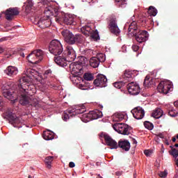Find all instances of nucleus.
I'll return each mask as SVG.
<instances>
[{
  "mask_svg": "<svg viewBox=\"0 0 178 178\" xmlns=\"http://www.w3.org/2000/svg\"><path fill=\"white\" fill-rule=\"evenodd\" d=\"M19 104H21V105H27L29 104V98H27V96H26V95H21L19 99Z\"/></svg>",
  "mask_w": 178,
  "mask_h": 178,
  "instance_id": "35",
  "label": "nucleus"
},
{
  "mask_svg": "<svg viewBox=\"0 0 178 178\" xmlns=\"http://www.w3.org/2000/svg\"><path fill=\"white\" fill-rule=\"evenodd\" d=\"M128 31L129 34H131V35H134V33L140 31V30H138V27L137 26V22L136 21H133L129 25Z\"/></svg>",
  "mask_w": 178,
  "mask_h": 178,
  "instance_id": "24",
  "label": "nucleus"
},
{
  "mask_svg": "<svg viewBox=\"0 0 178 178\" xmlns=\"http://www.w3.org/2000/svg\"><path fill=\"white\" fill-rule=\"evenodd\" d=\"M83 30H85V34H91L92 32V30H91V28L89 26L83 27Z\"/></svg>",
  "mask_w": 178,
  "mask_h": 178,
  "instance_id": "45",
  "label": "nucleus"
},
{
  "mask_svg": "<svg viewBox=\"0 0 178 178\" xmlns=\"http://www.w3.org/2000/svg\"><path fill=\"white\" fill-rule=\"evenodd\" d=\"M170 154H171V155H172V156H174V158H177V156H178V150L176 149H172Z\"/></svg>",
  "mask_w": 178,
  "mask_h": 178,
  "instance_id": "46",
  "label": "nucleus"
},
{
  "mask_svg": "<svg viewBox=\"0 0 178 178\" xmlns=\"http://www.w3.org/2000/svg\"><path fill=\"white\" fill-rule=\"evenodd\" d=\"M39 3L44 5V13L47 17L41 18L38 21V24L39 27H41L42 29L49 27L51 26V19H49V16L58 15V7L55 6V2L51 1V0H42V1Z\"/></svg>",
  "mask_w": 178,
  "mask_h": 178,
  "instance_id": "2",
  "label": "nucleus"
},
{
  "mask_svg": "<svg viewBox=\"0 0 178 178\" xmlns=\"http://www.w3.org/2000/svg\"><path fill=\"white\" fill-rule=\"evenodd\" d=\"M91 120H97V119H99L102 118V112L98 110H95L93 111H90Z\"/></svg>",
  "mask_w": 178,
  "mask_h": 178,
  "instance_id": "28",
  "label": "nucleus"
},
{
  "mask_svg": "<svg viewBox=\"0 0 178 178\" xmlns=\"http://www.w3.org/2000/svg\"><path fill=\"white\" fill-rule=\"evenodd\" d=\"M81 120L83 122V123H88V122H91V115L89 112L88 113L83 114L81 117Z\"/></svg>",
  "mask_w": 178,
  "mask_h": 178,
  "instance_id": "33",
  "label": "nucleus"
},
{
  "mask_svg": "<svg viewBox=\"0 0 178 178\" xmlns=\"http://www.w3.org/2000/svg\"><path fill=\"white\" fill-rule=\"evenodd\" d=\"M3 41H6V38H2L0 39V42H2Z\"/></svg>",
  "mask_w": 178,
  "mask_h": 178,
  "instance_id": "55",
  "label": "nucleus"
},
{
  "mask_svg": "<svg viewBox=\"0 0 178 178\" xmlns=\"http://www.w3.org/2000/svg\"><path fill=\"white\" fill-rule=\"evenodd\" d=\"M24 74L26 76L19 79L21 91H30L33 81H36L37 84H40L39 87L45 84V80L42 79L41 74L34 69H26V71H24Z\"/></svg>",
  "mask_w": 178,
  "mask_h": 178,
  "instance_id": "1",
  "label": "nucleus"
},
{
  "mask_svg": "<svg viewBox=\"0 0 178 178\" xmlns=\"http://www.w3.org/2000/svg\"><path fill=\"white\" fill-rule=\"evenodd\" d=\"M157 90L161 94H168L170 91H173V83L170 81H162L159 84Z\"/></svg>",
  "mask_w": 178,
  "mask_h": 178,
  "instance_id": "7",
  "label": "nucleus"
},
{
  "mask_svg": "<svg viewBox=\"0 0 178 178\" xmlns=\"http://www.w3.org/2000/svg\"><path fill=\"white\" fill-rule=\"evenodd\" d=\"M127 90L131 95H138L141 91L140 85L137 82H130L127 84Z\"/></svg>",
  "mask_w": 178,
  "mask_h": 178,
  "instance_id": "12",
  "label": "nucleus"
},
{
  "mask_svg": "<svg viewBox=\"0 0 178 178\" xmlns=\"http://www.w3.org/2000/svg\"><path fill=\"white\" fill-rule=\"evenodd\" d=\"M131 112L134 118L137 120H140V119H143V118L145 116V111H144V109L140 106L136 107L131 110Z\"/></svg>",
  "mask_w": 178,
  "mask_h": 178,
  "instance_id": "14",
  "label": "nucleus"
},
{
  "mask_svg": "<svg viewBox=\"0 0 178 178\" xmlns=\"http://www.w3.org/2000/svg\"><path fill=\"white\" fill-rule=\"evenodd\" d=\"M6 117L11 124H19L20 123V118L16 117V115L12 112H6Z\"/></svg>",
  "mask_w": 178,
  "mask_h": 178,
  "instance_id": "20",
  "label": "nucleus"
},
{
  "mask_svg": "<svg viewBox=\"0 0 178 178\" xmlns=\"http://www.w3.org/2000/svg\"><path fill=\"white\" fill-rule=\"evenodd\" d=\"M159 176L160 177H163V178L167 177V176H168V171L160 172L159 173Z\"/></svg>",
  "mask_w": 178,
  "mask_h": 178,
  "instance_id": "47",
  "label": "nucleus"
},
{
  "mask_svg": "<svg viewBox=\"0 0 178 178\" xmlns=\"http://www.w3.org/2000/svg\"><path fill=\"white\" fill-rule=\"evenodd\" d=\"M154 83L155 81H154V79H152V77L147 75L145 78L143 84L145 87H149L151 86H154Z\"/></svg>",
  "mask_w": 178,
  "mask_h": 178,
  "instance_id": "30",
  "label": "nucleus"
},
{
  "mask_svg": "<svg viewBox=\"0 0 178 178\" xmlns=\"http://www.w3.org/2000/svg\"><path fill=\"white\" fill-rule=\"evenodd\" d=\"M113 129L123 136H129L130 134V127L124 123H116L113 125Z\"/></svg>",
  "mask_w": 178,
  "mask_h": 178,
  "instance_id": "8",
  "label": "nucleus"
},
{
  "mask_svg": "<svg viewBox=\"0 0 178 178\" xmlns=\"http://www.w3.org/2000/svg\"><path fill=\"white\" fill-rule=\"evenodd\" d=\"M29 56H31L32 58H34V56L36 57V60H34V59H32L30 60V63H32L33 65H37L39 62H41L44 58V51L41 49H37L33 51H32Z\"/></svg>",
  "mask_w": 178,
  "mask_h": 178,
  "instance_id": "11",
  "label": "nucleus"
},
{
  "mask_svg": "<svg viewBox=\"0 0 178 178\" xmlns=\"http://www.w3.org/2000/svg\"><path fill=\"white\" fill-rule=\"evenodd\" d=\"M2 106V97L0 96V106Z\"/></svg>",
  "mask_w": 178,
  "mask_h": 178,
  "instance_id": "58",
  "label": "nucleus"
},
{
  "mask_svg": "<svg viewBox=\"0 0 178 178\" xmlns=\"http://www.w3.org/2000/svg\"><path fill=\"white\" fill-rule=\"evenodd\" d=\"M28 177H29V178H33V177H31V175H29Z\"/></svg>",
  "mask_w": 178,
  "mask_h": 178,
  "instance_id": "62",
  "label": "nucleus"
},
{
  "mask_svg": "<svg viewBox=\"0 0 178 178\" xmlns=\"http://www.w3.org/2000/svg\"><path fill=\"white\" fill-rule=\"evenodd\" d=\"M144 154L146 155V156H150L151 154H152V152L151 150H145Z\"/></svg>",
  "mask_w": 178,
  "mask_h": 178,
  "instance_id": "48",
  "label": "nucleus"
},
{
  "mask_svg": "<svg viewBox=\"0 0 178 178\" xmlns=\"http://www.w3.org/2000/svg\"><path fill=\"white\" fill-rule=\"evenodd\" d=\"M83 79L86 80V81H92V80H94V75H92V74L86 73L83 75Z\"/></svg>",
  "mask_w": 178,
  "mask_h": 178,
  "instance_id": "37",
  "label": "nucleus"
},
{
  "mask_svg": "<svg viewBox=\"0 0 178 178\" xmlns=\"http://www.w3.org/2000/svg\"><path fill=\"white\" fill-rule=\"evenodd\" d=\"M61 34L63 37H64L65 42L70 45H73V44H76V42H79V44L83 42V36H81V35L76 34L74 35L67 29L63 30Z\"/></svg>",
  "mask_w": 178,
  "mask_h": 178,
  "instance_id": "3",
  "label": "nucleus"
},
{
  "mask_svg": "<svg viewBox=\"0 0 178 178\" xmlns=\"http://www.w3.org/2000/svg\"><path fill=\"white\" fill-rule=\"evenodd\" d=\"M86 106H74L72 108L68 109V111H65L62 115L63 120L64 122H67L70 117L76 116V115H81V113H84L86 112Z\"/></svg>",
  "mask_w": 178,
  "mask_h": 178,
  "instance_id": "4",
  "label": "nucleus"
},
{
  "mask_svg": "<svg viewBox=\"0 0 178 178\" xmlns=\"http://www.w3.org/2000/svg\"><path fill=\"white\" fill-rule=\"evenodd\" d=\"M174 106H175L176 108H178V101L174 102Z\"/></svg>",
  "mask_w": 178,
  "mask_h": 178,
  "instance_id": "54",
  "label": "nucleus"
},
{
  "mask_svg": "<svg viewBox=\"0 0 178 178\" xmlns=\"http://www.w3.org/2000/svg\"><path fill=\"white\" fill-rule=\"evenodd\" d=\"M115 173H116L117 176H122V172H120V171L116 172Z\"/></svg>",
  "mask_w": 178,
  "mask_h": 178,
  "instance_id": "53",
  "label": "nucleus"
},
{
  "mask_svg": "<svg viewBox=\"0 0 178 178\" xmlns=\"http://www.w3.org/2000/svg\"><path fill=\"white\" fill-rule=\"evenodd\" d=\"M163 115V111L161 108L156 109L152 113V118H154V119H159L160 118H162Z\"/></svg>",
  "mask_w": 178,
  "mask_h": 178,
  "instance_id": "31",
  "label": "nucleus"
},
{
  "mask_svg": "<svg viewBox=\"0 0 178 178\" xmlns=\"http://www.w3.org/2000/svg\"><path fill=\"white\" fill-rule=\"evenodd\" d=\"M70 79L74 84L79 86L80 83H84L83 78L80 77L79 74H74L70 76Z\"/></svg>",
  "mask_w": 178,
  "mask_h": 178,
  "instance_id": "27",
  "label": "nucleus"
},
{
  "mask_svg": "<svg viewBox=\"0 0 178 178\" xmlns=\"http://www.w3.org/2000/svg\"><path fill=\"white\" fill-rule=\"evenodd\" d=\"M44 74L51 75L52 74V71L51 70H47L45 71Z\"/></svg>",
  "mask_w": 178,
  "mask_h": 178,
  "instance_id": "51",
  "label": "nucleus"
},
{
  "mask_svg": "<svg viewBox=\"0 0 178 178\" xmlns=\"http://www.w3.org/2000/svg\"><path fill=\"white\" fill-rule=\"evenodd\" d=\"M144 126L145 129H147L148 130H152V129H154V124L148 121L144 122Z\"/></svg>",
  "mask_w": 178,
  "mask_h": 178,
  "instance_id": "42",
  "label": "nucleus"
},
{
  "mask_svg": "<svg viewBox=\"0 0 178 178\" xmlns=\"http://www.w3.org/2000/svg\"><path fill=\"white\" fill-rule=\"evenodd\" d=\"M33 8V1L31 0H27V5L26 7V12H29L30 9Z\"/></svg>",
  "mask_w": 178,
  "mask_h": 178,
  "instance_id": "43",
  "label": "nucleus"
},
{
  "mask_svg": "<svg viewBox=\"0 0 178 178\" xmlns=\"http://www.w3.org/2000/svg\"><path fill=\"white\" fill-rule=\"evenodd\" d=\"M148 13L150 15V16L155 17L156 15H158V10H156V8H155L154 6H149Z\"/></svg>",
  "mask_w": 178,
  "mask_h": 178,
  "instance_id": "36",
  "label": "nucleus"
},
{
  "mask_svg": "<svg viewBox=\"0 0 178 178\" xmlns=\"http://www.w3.org/2000/svg\"><path fill=\"white\" fill-rule=\"evenodd\" d=\"M54 62L58 66H61V67H65V66H67V58L66 56L62 54V56H56L54 57Z\"/></svg>",
  "mask_w": 178,
  "mask_h": 178,
  "instance_id": "18",
  "label": "nucleus"
},
{
  "mask_svg": "<svg viewBox=\"0 0 178 178\" xmlns=\"http://www.w3.org/2000/svg\"><path fill=\"white\" fill-rule=\"evenodd\" d=\"M116 17H113L110 19L109 27L111 33L115 35H119L120 34V29L118 26V23H116Z\"/></svg>",
  "mask_w": 178,
  "mask_h": 178,
  "instance_id": "15",
  "label": "nucleus"
},
{
  "mask_svg": "<svg viewBox=\"0 0 178 178\" xmlns=\"http://www.w3.org/2000/svg\"><path fill=\"white\" fill-rule=\"evenodd\" d=\"M56 22H59V18H56Z\"/></svg>",
  "mask_w": 178,
  "mask_h": 178,
  "instance_id": "63",
  "label": "nucleus"
},
{
  "mask_svg": "<svg viewBox=\"0 0 178 178\" xmlns=\"http://www.w3.org/2000/svg\"><path fill=\"white\" fill-rule=\"evenodd\" d=\"M63 55H67V58L70 62H72L76 59V51H74L73 47L70 46L67 47V49L64 52Z\"/></svg>",
  "mask_w": 178,
  "mask_h": 178,
  "instance_id": "19",
  "label": "nucleus"
},
{
  "mask_svg": "<svg viewBox=\"0 0 178 178\" xmlns=\"http://www.w3.org/2000/svg\"><path fill=\"white\" fill-rule=\"evenodd\" d=\"M118 147L124 149V151L130 150V142L129 140H121L118 143Z\"/></svg>",
  "mask_w": 178,
  "mask_h": 178,
  "instance_id": "26",
  "label": "nucleus"
},
{
  "mask_svg": "<svg viewBox=\"0 0 178 178\" xmlns=\"http://www.w3.org/2000/svg\"><path fill=\"white\" fill-rule=\"evenodd\" d=\"M3 51H5V49H3V48L0 47V54H2V52H3Z\"/></svg>",
  "mask_w": 178,
  "mask_h": 178,
  "instance_id": "57",
  "label": "nucleus"
},
{
  "mask_svg": "<svg viewBox=\"0 0 178 178\" xmlns=\"http://www.w3.org/2000/svg\"><path fill=\"white\" fill-rule=\"evenodd\" d=\"M139 48L140 47L136 44L132 45V49L134 52H137V51H138Z\"/></svg>",
  "mask_w": 178,
  "mask_h": 178,
  "instance_id": "49",
  "label": "nucleus"
},
{
  "mask_svg": "<svg viewBox=\"0 0 178 178\" xmlns=\"http://www.w3.org/2000/svg\"><path fill=\"white\" fill-rule=\"evenodd\" d=\"M124 84H126V82H123V81H118V82H115L113 83V86L115 88H118V90H120V88H122L123 86H124Z\"/></svg>",
  "mask_w": 178,
  "mask_h": 178,
  "instance_id": "41",
  "label": "nucleus"
},
{
  "mask_svg": "<svg viewBox=\"0 0 178 178\" xmlns=\"http://www.w3.org/2000/svg\"><path fill=\"white\" fill-rule=\"evenodd\" d=\"M133 144H134L135 145H137V140L136 139H133Z\"/></svg>",
  "mask_w": 178,
  "mask_h": 178,
  "instance_id": "56",
  "label": "nucleus"
},
{
  "mask_svg": "<svg viewBox=\"0 0 178 178\" xmlns=\"http://www.w3.org/2000/svg\"><path fill=\"white\" fill-rule=\"evenodd\" d=\"M132 35L135 37V40L140 44L142 42H145V41H147L149 37L148 31H138L136 33H134Z\"/></svg>",
  "mask_w": 178,
  "mask_h": 178,
  "instance_id": "10",
  "label": "nucleus"
},
{
  "mask_svg": "<svg viewBox=\"0 0 178 178\" xmlns=\"http://www.w3.org/2000/svg\"><path fill=\"white\" fill-rule=\"evenodd\" d=\"M106 60L105 54L99 53L96 57H92L90 60V65L92 67L97 68L99 66V63L104 62Z\"/></svg>",
  "mask_w": 178,
  "mask_h": 178,
  "instance_id": "9",
  "label": "nucleus"
},
{
  "mask_svg": "<svg viewBox=\"0 0 178 178\" xmlns=\"http://www.w3.org/2000/svg\"><path fill=\"white\" fill-rule=\"evenodd\" d=\"M13 86V83L12 82H7L3 85L2 90L3 97L15 103L16 102V99H13L15 98V91L12 90Z\"/></svg>",
  "mask_w": 178,
  "mask_h": 178,
  "instance_id": "5",
  "label": "nucleus"
},
{
  "mask_svg": "<svg viewBox=\"0 0 178 178\" xmlns=\"http://www.w3.org/2000/svg\"><path fill=\"white\" fill-rule=\"evenodd\" d=\"M5 15L7 20H12L14 16H17V15H19V8H10L6 10Z\"/></svg>",
  "mask_w": 178,
  "mask_h": 178,
  "instance_id": "17",
  "label": "nucleus"
},
{
  "mask_svg": "<svg viewBox=\"0 0 178 178\" xmlns=\"http://www.w3.org/2000/svg\"><path fill=\"white\" fill-rule=\"evenodd\" d=\"M124 118H126V113H115L113 115V122H122V120H123V119H124Z\"/></svg>",
  "mask_w": 178,
  "mask_h": 178,
  "instance_id": "25",
  "label": "nucleus"
},
{
  "mask_svg": "<svg viewBox=\"0 0 178 178\" xmlns=\"http://www.w3.org/2000/svg\"><path fill=\"white\" fill-rule=\"evenodd\" d=\"M78 88H79L80 90H90V88H88V86L87 85H85L84 83H80L79 85H78Z\"/></svg>",
  "mask_w": 178,
  "mask_h": 178,
  "instance_id": "44",
  "label": "nucleus"
},
{
  "mask_svg": "<svg viewBox=\"0 0 178 178\" xmlns=\"http://www.w3.org/2000/svg\"><path fill=\"white\" fill-rule=\"evenodd\" d=\"M70 69L72 75L79 74L81 70V66L76 63H72L70 65Z\"/></svg>",
  "mask_w": 178,
  "mask_h": 178,
  "instance_id": "23",
  "label": "nucleus"
},
{
  "mask_svg": "<svg viewBox=\"0 0 178 178\" xmlns=\"http://www.w3.org/2000/svg\"><path fill=\"white\" fill-rule=\"evenodd\" d=\"M90 37H91L92 40H93L94 41H98V40H99V35H98L97 31H96L95 32H92L90 33Z\"/></svg>",
  "mask_w": 178,
  "mask_h": 178,
  "instance_id": "39",
  "label": "nucleus"
},
{
  "mask_svg": "<svg viewBox=\"0 0 178 178\" xmlns=\"http://www.w3.org/2000/svg\"><path fill=\"white\" fill-rule=\"evenodd\" d=\"M52 161H54L53 156H47L44 160V163L48 169H51L52 165Z\"/></svg>",
  "mask_w": 178,
  "mask_h": 178,
  "instance_id": "34",
  "label": "nucleus"
},
{
  "mask_svg": "<svg viewBox=\"0 0 178 178\" xmlns=\"http://www.w3.org/2000/svg\"><path fill=\"white\" fill-rule=\"evenodd\" d=\"M4 73H6L7 76H9L10 77H15V76L19 73V70L15 66L10 65L4 70Z\"/></svg>",
  "mask_w": 178,
  "mask_h": 178,
  "instance_id": "21",
  "label": "nucleus"
},
{
  "mask_svg": "<svg viewBox=\"0 0 178 178\" xmlns=\"http://www.w3.org/2000/svg\"><path fill=\"white\" fill-rule=\"evenodd\" d=\"M27 59H28L29 62H30V60H31L32 59H33L34 60H37V57L36 56H33L32 58L31 56H30V54H29L27 56Z\"/></svg>",
  "mask_w": 178,
  "mask_h": 178,
  "instance_id": "50",
  "label": "nucleus"
},
{
  "mask_svg": "<svg viewBox=\"0 0 178 178\" xmlns=\"http://www.w3.org/2000/svg\"><path fill=\"white\" fill-rule=\"evenodd\" d=\"M161 151L162 152H164L165 148H163V145H161Z\"/></svg>",
  "mask_w": 178,
  "mask_h": 178,
  "instance_id": "59",
  "label": "nucleus"
},
{
  "mask_svg": "<svg viewBox=\"0 0 178 178\" xmlns=\"http://www.w3.org/2000/svg\"><path fill=\"white\" fill-rule=\"evenodd\" d=\"M65 24L74 26L76 24V16L72 15H66L63 17Z\"/></svg>",
  "mask_w": 178,
  "mask_h": 178,
  "instance_id": "22",
  "label": "nucleus"
},
{
  "mask_svg": "<svg viewBox=\"0 0 178 178\" xmlns=\"http://www.w3.org/2000/svg\"><path fill=\"white\" fill-rule=\"evenodd\" d=\"M168 114L171 118H176L177 116V111L171 107L168 111Z\"/></svg>",
  "mask_w": 178,
  "mask_h": 178,
  "instance_id": "40",
  "label": "nucleus"
},
{
  "mask_svg": "<svg viewBox=\"0 0 178 178\" xmlns=\"http://www.w3.org/2000/svg\"><path fill=\"white\" fill-rule=\"evenodd\" d=\"M123 77L125 81H131V80H133V72L131 71L126 70Z\"/></svg>",
  "mask_w": 178,
  "mask_h": 178,
  "instance_id": "32",
  "label": "nucleus"
},
{
  "mask_svg": "<svg viewBox=\"0 0 178 178\" xmlns=\"http://www.w3.org/2000/svg\"><path fill=\"white\" fill-rule=\"evenodd\" d=\"M42 137L44 140L47 141H49V140H54V132H51V131L47 130L43 132Z\"/></svg>",
  "mask_w": 178,
  "mask_h": 178,
  "instance_id": "29",
  "label": "nucleus"
},
{
  "mask_svg": "<svg viewBox=\"0 0 178 178\" xmlns=\"http://www.w3.org/2000/svg\"><path fill=\"white\" fill-rule=\"evenodd\" d=\"M49 51L55 56L60 55L63 52V47L62 43L58 40H53L49 46Z\"/></svg>",
  "mask_w": 178,
  "mask_h": 178,
  "instance_id": "6",
  "label": "nucleus"
},
{
  "mask_svg": "<svg viewBox=\"0 0 178 178\" xmlns=\"http://www.w3.org/2000/svg\"><path fill=\"white\" fill-rule=\"evenodd\" d=\"M117 6H120V8H126V5H127V3L126 2V0H115Z\"/></svg>",
  "mask_w": 178,
  "mask_h": 178,
  "instance_id": "38",
  "label": "nucleus"
},
{
  "mask_svg": "<svg viewBox=\"0 0 178 178\" xmlns=\"http://www.w3.org/2000/svg\"><path fill=\"white\" fill-rule=\"evenodd\" d=\"M176 142V138H172V143H175Z\"/></svg>",
  "mask_w": 178,
  "mask_h": 178,
  "instance_id": "60",
  "label": "nucleus"
},
{
  "mask_svg": "<svg viewBox=\"0 0 178 178\" xmlns=\"http://www.w3.org/2000/svg\"><path fill=\"white\" fill-rule=\"evenodd\" d=\"M22 56H24V54H22Z\"/></svg>",
  "mask_w": 178,
  "mask_h": 178,
  "instance_id": "64",
  "label": "nucleus"
},
{
  "mask_svg": "<svg viewBox=\"0 0 178 178\" xmlns=\"http://www.w3.org/2000/svg\"><path fill=\"white\" fill-rule=\"evenodd\" d=\"M175 147H176L177 148L178 147V144H175Z\"/></svg>",
  "mask_w": 178,
  "mask_h": 178,
  "instance_id": "61",
  "label": "nucleus"
},
{
  "mask_svg": "<svg viewBox=\"0 0 178 178\" xmlns=\"http://www.w3.org/2000/svg\"><path fill=\"white\" fill-rule=\"evenodd\" d=\"M108 79L106 76L103 74H100L97 76V78L94 81L93 84L96 86V87H101V88L104 87H106L108 86Z\"/></svg>",
  "mask_w": 178,
  "mask_h": 178,
  "instance_id": "13",
  "label": "nucleus"
},
{
  "mask_svg": "<svg viewBox=\"0 0 178 178\" xmlns=\"http://www.w3.org/2000/svg\"><path fill=\"white\" fill-rule=\"evenodd\" d=\"M102 137H104L106 145H108V147H111V149H116L118 148V143L115 141V140L112 139L109 135L106 134H102Z\"/></svg>",
  "mask_w": 178,
  "mask_h": 178,
  "instance_id": "16",
  "label": "nucleus"
},
{
  "mask_svg": "<svg viewBox=\"0 0 178 178\" xmlns=\"http://www.w3.org/2000/svg\"><path fill=\"white\" fill-rule=\"evenodd\" d=\"M69 166H70V168H74V166H76V164H74V162L71 161L69 163Z\"/></svg>",
  "mask_w": 178,
  "mask_h": 178,
  "instance_id": "52",
  "label": "nucleus"
}]
</instances>
